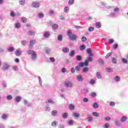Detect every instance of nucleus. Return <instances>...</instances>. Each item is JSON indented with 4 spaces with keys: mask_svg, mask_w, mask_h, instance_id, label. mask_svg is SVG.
I'll return each instance as SVG.
<instances>
[{
    "mask_svg": "<svg viewBox=\"0 0 128 128\" xmlns=\"http://www.w3.org/2000/svg\"><path fill=\"white\" fill-rule=\"evenodd\" d=\"M64 84L66 88H72V83L70 80L66 81Z\"/></svg>",
    "mask_w": 128,
    "mask_h": 128,
    "instance_id": "nucleus-6",
    "label": "nucleus"
},
{
    "mask_svg": "<svg viewBox=\"0 0 128 128\" xmlns=\"http://www.w3.org/2000/svg\"><path fill=\"white\" fill-rule=\"evenodd\" d=\"M87 120H88V122H92V117H88L87 118Z\"/></svg>",
    "mask_w": 128,
    "mask_h": 128,
    "instance_id": "nucleus-58",
    "label": "nucleus"
},
{
    "mask_svg": "<svg viewBox=\"0 0 128 128\" xmlns=\"http://www.w3.org/2000/svg\"><path fill=\"white\" fill-rule=\"evenodd\" d=\"M88 102V99L86 98H84L83 99V102Z\"/></svg>",
    "mask_w": 128,
    "mask_h": 128,
    "instance_id": "nucleus-64",
    "label": "nucleus"
},
{
    "mask_svg": "<svg viewBox=\"0 0 128 128\" xmlns=\"http://www.w3.org/2000/svg\"><path fill=\"white\" fill-rule=\"evenodd\" d=\"M80 50H86V45H81L80 47Z\"/></svg>",
    "mask_w": 128,
    "mask_h": 128,
    "instance_id": "nucleus-34",
    "label": "nucleus"
},
{
    "mask_svg": "<svg viewBox=\"0 0 128 128\" xmlns=\"http://www.w3.org/2000/svg\"><path fill=\"white\" fill-rule=\"evenodd\" d=\"M28 34L29 36H34L36 34V33L34 32V31H32V30H30L28 32Z\"/></svg>",
    "mask_w": 128,
    "mask_h": 128,
    "instance_id": "nucleus-31",
    "label": "nucleus"
},
{
    "mask_svg": "<svg viewBox=\"0 0 128 128\" xmlns=\"http://www.w3.org/2000/svg\"><path fill=\"white\" fill-rule=\"evenodd\" d=\"M48 104H54V102L52 100H48ZM47 102H46V104H48Z\"/></svg>",
    "mask_w": 128,
    "mask_h": 128,
    "instance_id": "nucleus-46",
    "label": "nucleus"
},
{
    "mask_svg": "<svg viewBox=\"0 0 128 128\" xmlns=\"http://www.w3.org/2000/svg\"><path fill=\"white\" fill-rule=\"evenodd\" d=\"M26 18L23 17L21 18V21L22 22H26Z\"/></svg>",
    "mask_w": 128,
    "mask_h": 128,
    "instance_id": "nucleus-54",
    "label": "nucleus"
},
{
    "mask_svg": "<svg viewBox=\"0 0 128 128\" xmlns=\"http://www.w3.org/2000/svg\"><path fill=\"white\" fill-rule=\"evenodd\" d=\"M61 72H62V74H64L65 72H66V68H62L61 70Z\"/></svg>",
    "mask_w": 128,
    "mask_h": 128,
    "instance_id": "nucleus-59",
    "label": "nucleus"
},
{
    "mask_svg": "<svg viewBox=\"0 0 128 128\" xmlns=\"http://www.w3.org/2000/svg\"><path fill=\"white\" fill-rule=\"evenodd\" d=\"M115 124L116 126H120V121L118 120H116Z\"/></svg>",
    "mask_w": 128,
    "mask_h": 128,
    "instance_id": "nucleus-27",
    "label": "nucleus"
},
{
    "mask_svg": "<svg viewBox=\"0 0 128 128\" xmlns=\"http://www.w3.org/2000/svg\"><path fill=\"white\" fill-rule=\"evenodd\" d=\"M19 4L21 6H24V4H26V0H20L19 1Z\"/></svg>",
    "mask_w": 128,
    "mask_h": 128,
    "instance_id": "nucleus-40",
    "label": "nucleus"
},
{
    "mask_svg": "<svg viewBox=\"0 0 128 128\" xmlns=\"http://www.w3.org/2000/svg\"><path fill=\"white\" fill-rule=\"evenodd\" d=\"M98 62L100 64H102V66H104V60H102V58H99Z\"/></svg>",
    "mask_w": 128,
    "mask_h": 128,
    "instance_id": "nucleus-35",
    "label": "nucleus"
},
{
    "mask_svg": "<svg viewBox=\"0 0 128 128\" xmlns=\"http://www.w3.org/2000/svg\"><path fill=\"white\" fill-rule=\"evenodd\" d=\"M38 16L39 18H44V14L42 12H40L38 14Z\"/></svg>",
    "mask_w": 128,
    "mask_h": 128,
    "instance_id": "nucleus-45",
    "label": "nucleus"
},
{
    "mask_svg": "<svg viewBox=\"0 0 128 128\" xmlns=\"http://www.w3.org/2000/svg\"><path fill=\"white\" fill-rule=\"evenodd\" d=\"M74 4V0H69L68 2V6H72Z\"/></svg>",
    "mask_w": 128,
    "mask_h": 128,
    "instance_id": "nucleus-37",
    "label": "nucleus"
},
{
    "mask_svg": "<svg viewBox=\"0 0 128 128\" xmlns=\"http://www.w3.org/2000/svg\"><path fill=\"white\" fill-rule=\"evenodd\" d=\"M32 6L35 8H38L40 6V3L38 2L35 1L32 2Z\"/></svg>",
    "mask_w": 128,
    "mask_h": 128,
    "instance_id": "nucleus-4",
    "label": "nucleus"
},
{
    "mask_svg": "<svg viewBox=\"0 0 128 128\" xmlns=\"http://www.w3.org/2000/svg\"><path fill=\"white\" fill-rule=\"evenodd\" d=\"M24 104L25 106H32V103L28 102V100H24Z\"/></svg>",
    "mask_w": 128,
    "mask_h": 128,
    "instance_id": "nucleus-11",
    "label": "nucleus"
},
{
    "mask_svg": "<svg viewBox=\"0 0 128 128\" xmlns=\"http://www.w3.org/2000/svg\"><path fill=\"white\" fill-rule=\"evenodd\" d=\"M113 48L114 50H116L118 48V44H114Z\"/></svg>",
    "mask_w": 128,
    "mask_h": 128,
    "instance_id": "nucleus-56",
    "label": "nucleus"
},
{
    "mask_svg": "<svg viewBox=\"0 0 128 128\" xmlns=\"http://www.w3.org/2000/svg\"><path fill=\"white\" fill-rule=\"evenodd\" d=\"M110 106H116V103L114 102H110Z\"/></svg>",
    "mask_w": 128,
    "mask_h": 128,
    "instance_id": "nucleus-57",
    "label": "nucleus"
},
{
    "mask_svg": "<svg viewBox=\"0 0 128 128\" xmlns=\"http://www.w3.org/2000/svg\"><path fill=\"white\" fill-rule=\"evenodd\" d=\"M106 72H112L114 70H112V68H111L110 67H107L106 68Z\"/></svg>",
    "mask_w": 128,
    "mask_h": 128,
    "instance_id": "nucleus-16",
    "label": "nucleus"
},
{
    "mask_svg": "<svg viewBox=\"0 0 128 128\" xmlns=\"http://www.w3.org/2000/svg\"><path fill=\"white\" fill-rule=\"evenodd\" d=\"M43 36L44 38H48V36H50V32H44Z\"/></svg>",
    "mask_w": 128,
    "mask_h": 128,
    "instance_id": "nucleus-12",
    "label": "nucleus"
},
{
    "mask_svg": "<svg viewBox=\"0 0 128 128\" xmlns=\"http://www.w3.org/2000/svg\"><path fill=\"white\" fill-rule=\"evenodd\" d=\"M68 108L69 110H74V104H70L68 106Z\"/></svg>",
    "mask_w": 128,
    "mask_h": 128,
    "instance_id": "nucleus-23",
    "label": "nucleus"
},
{
    "mask_svg": "<svg viewBox=\"0 0 128 128\" xmlns=\"http://www.w3.org/2000/svg\"><path fill=\"white\" fill-rule=\"evenodd\" d=\"M96 76L98 78H99V79L102 78V75H100V72H97L96 73Z\"/></svg>",
    "mask_w": 128,
    "mask_h": 128,
    "instance_id": "nucleus-42",
    "label": "nucleus"
},
{
    "mask_svg": "<svg viewBox=\"0 0 128 128\" xmlns=\"http://www.w3.org/2000/svg\"><path fill=\"white\" fill-rule=\"evenodd\" d=\"M70 10V7L68 6H66L64 8V12H66V14H68V12Z\"/></svg>",
    "mask_w": 128,
    "mask_h": 128,
    "instance_id": "nucleus-36",
    "label": "nucleus"
},
{
    "mask_svg": "<svg viewBox=\"0 0 128 128\" xmlns=\"http://www.w3.org/2000/svg\"><path fill=\"white\" fill-rule=\"evenodd\" d=\"M52 28L54 30H58V25L56 24H52Z\"/></svg>",
    "mask_w": 128,
    "mask_h": 128,
    "instance_id": "nucleus-14",
    "label": "nucleus"
},
{
    "mask_svg": "<svg viewBox=\"0 0 128 128\" xmlns=\"http://www.w3.org/2000/svg\"><path fill=\"white\" fill-rule=\"evenodd\" d=\"M90 84L94 86V84H96V81H94V79H91L90 81Z\"/></svg>",
    "mask_w": 128,
    "mask_h": 128,
    "instance_id": "nucleus-48",
    "label": "nucleus"
},
{
    "mask_svg": "<svg viewBox=\"0 0 128 128\" xmlns=\"http://www.w3.org/2000/svg\"><path fill=\"white\" fill-rule=\"evenodd\" d=\"M62 116L63 118H66L68 116V114L66 112H64L62 114Z\"/></svg>",
    "mask_w": 128,
    "mask_h": 128,
    "instance_id": "nucleus-47",
    "label": "nucleus"
},
{
    "mask_svg": "<svg viewBox=\"0 0 128 128\" xmlns=\"http://www.w3.org/2000/svg\"><path fill=\"white\" fill-rule=\"evenodd\" d=\"M81 40H82V42H86L88 39L86 38V36H83L82 37Z\"/></svg>",
    "mask_w": 128,
    "mask_h": 128,
    "instance_id": "nucleus-39",
    "label": "nucleus"
},
{
    "mask_svg": "<svg viewBox=\"0 0 128 128\" xmlns=\"http://www.w3.org/2000/svg\"><path fill=\"white\" fill-rule=\"evenodd\" d=\"M52 116H58V111L56 110H54L52 112Z\"/></svg>",
    "mask_w": 128,
    "mask_h": 128,
    "instance_id": "nucleus-20",
    "label": "nucleus"
},
{
    "mask_svg": "<svg viewBox=\"0 0 128 128\" xmlns=\"http://www.w3.org/2000/svg\"><path fill=\"white\" fill-rule=\"evenodd\" d=\"M36 41L34 40H30V45L28 46V48L29 50H32V48H34V46L36 44Z\"/></svg>",
    "mask_w": 128,
    "mask_h": 128,
    "instance_id": "nucleus-5",
    "label": "nucleus"
},
{
    "mask_svg": "<svg viewBox=\"0 0 128 128\" xmlns=\"http://www.w3.org/2000/svg\"><path fill=\"white\" fill-rule=\"evenodd\" d=\"M13 70H14L15 72H18V66H15L13 67Z\"/></svg>",
    "mask_w": 128,
    "mask_h": 128,
    "instance_id": "nucleus-53",
    "label": "nucleus"
},
{
    "mask_svg": "<svg viewBox=\"0 0 128 128\" xmlns=\"http://www.w3.org/2000/svg\"><path fill=\"white\" fill-rule=\"evenodd\" d=\"M73 116H74L75 120H78L80 118V114L78 112H74L73 114Z\"/></svg>",
    "mask_w": 128,
    "mask_h": 128,
    "instance_id": "nucleus-13",
    "label": "nucleus"
},
{
    "mask_svg": "<svg viewBox=\"0 0 128 128\" xmlns=\"http://www.w3.org/2000/svg\"><path fill=\"white\" fill-rule=\"evenodd\" d=\"M1 118H2V120H6V118H8V115L6 114H4L2 115V116H1Z\"/></svg>",
    "mask_w": 128,
    "mask_h": 128,
    "instance_id": "nucleus-25",
    "label": "nucleus"
},
{
    "mask_svg": "<svg viewBox=\"0 0 128 128\" xmlns=\"http://www.w3.org/2000/svg\"><path fill=\"white\" fill-rule=\"evenodd\" d=\"M94 27H89L88 28V32H94Z\"/></svg>",
    "mask_w": 128,
    "mask_h": 128,
    "instance_id": "nucleus-55",
    "label": "nucleus"
},
{
    "mask_svg": "<svg viewBox=\"0 0 128 128\" xmlns=\"http://www.w3.org/2000/svg\"><path fill=\"white\" fill-rule=\"evenodd\" d=\"M58 42H62V35L59 34L58 36Z\"/></svg>",
    "mask_w": 128,
    "mask_h": 128,
    "instance_id": "nucleus-29",
    "label": "nucleus"
},
{
    "mask_svg": "<svg viewBox=\"0 0 128 128\" xmlns=\"http://www.w3.org/2000/svg\"><path fill=\"white\" fill-rule=\"evenodd\" d=\"M21 44L22 46H26V44H27V42L26 41V40H23L21 42Z\"/></svg>",
    "mask_w": 128,
    "mask_h": 128,
    "instance_id": "nucleus-61",
    "label": "nucleus"
},
{
    "mask_svg": "<svg viewBox=\"0 0 128 128\" xmlns=\"http://www.w3.org/2000/svg\"><path fill=\"white\" fill-rule=\"evenodd\" d=\"M10 68V65L8 62H4L3 63V66H2V70H8Z\"/></svg>",
    "mask_w": 128,
    "mask_h": 128,
    "instance_id": "nucleus-3",
    "label": "nucleus"
},
{
    "mask_svg": "<svg viewBox=\"0 0 128 128\" xmlns=\"http://www.w3.org/2000/svg\"><path fill=\"white\" fill-rule=\"evenodd\" d=\"M10 16H12V18H14V16H16V14L14 11H12L10 13Z\"/></svg>",
    "mask_w": 128,
    "mask_h": 128,
    "instance_id": "nucleus-52",
    "label": "nucleus"
},
{
    "mask_svg": "<svg viewBox=\"0 0 128 128\" xmlns=\"http://www.w3.org/2000/svg\"><path fill=\"white\" fill-rule=\"evenodd\" d=\"M80 68H82V67L80 66V64H78V66H77L75 67V70L78 72V70H80Z\"/></svg>",
    "mask_w": 128,
    "mask_h": 128,
    "instance_id": "nucleus-49",
    "label": "nucleus"
},
{
    "mask_svg": "<svg viewBox=\"0 0 128 128\" xmlns=\"http://www.w3.org/2000/svg\"><path fill=\"white\" fill-rule=\"evenodd\" d=\"M66 34L68 36L70 40H76L78 38V37L76 36V35L74 34H72V32L70 30H68L66 32Z\"/></svg>",
    "mask_w": 128,
    "mask_h": 128,
    "instance_id": "nucleus-2",
    "label": "nucleus"
},
{
    "mask_svg": "<svg viewBox=\"0 0 128 128\" xmlns=\"http://www.w3.org/2000/svg\"><path fill=\"white\" fill-rule=\"evenodd\" d=\"M15 54L16 56H20L22 54V52H20L18 50H16V52H15Z\"/></svg>",
    "mask_w": 128,
    "mask_h": 128,
    "instance_id": "nucleus-26",
    "label": "nucleus"
},
{
    "mask_svg": "<svg viewBox=\"0 0 128 128\" xmlns=\"http://www.w3.org/2000/svg\"><path fill=\"white\" fill-rule=\"evenodd\" d=\"M126 120H128V118L126 116H123L120 120V122H126Z\"/></svg>",
    "mask_w": 128,
    "mask_h": 128,
    "instance_id": "nucleus-22",
    "label": "nucleus"
},
{
    "mask_svg": "<svg viewBox=\"0 0 128 128\" xmlns=\"http://www.w3.org/2000/svg\"><path fill=\"white\" fill-rule=\"evenodd\" d=\"M94 108H98V104L97 102H94L92 104Z\"/></svg>",
    "mask_w": 128,
    "mask_h": 128,
    "instance_id": "nucleus-33",
    "label": "nucleus"
},
{
    "mask_svg": "<svg viewBox=\"0 0 128 128\" xmlns=\"http://www.w3.org/2000/svg\"><path fill=\"white\" fill-rule=\"evenodd\" d=\"M58 121H54L52 122V126H56V125L58 124Z\"/></svg>",
    "mask_w": 128,
    "mask_h": 128,
    "instance_id": "nucleus-38",
    "label": "nucleus"
},
{
    "mask_svg": "<svg viewBox=\"0 0 128 128\" xmlns=\"http://www.w3.org/2000/svg\"><path fill=\"white\" fill-rule=\"evenodd\" d=\"M14 100L16 102H20L22 100V96H16L14 98Z\"/></svg>",
    "mask_w": 128,
    "mask_h": 128,
    "instance_id": "nucleus-10",
    "label": "nucleus"
},
{
    "mask_svg": "<svg viewBox=\"0 0 128 128\" xmlns=\"http://www.w3.org/2000/svg\"><path fill=\"white\" fill-rule=\"evenodd\" d=\"M76 60L78 62H80L82 60V57L80 55H77L76 56Z\"/></svg>",
    "mask_w": 128,
    "mask_h": 128,
    "instance_id": "nucleus-19",
    "label": "nucleus"
},
{
    "mask_svg": "<svg viewBox=\"0 0 128 128\" xmlns=\"http://www.w3.org/2000/svg\"><path fill=\"white\" fill-rule=\"evenodd\" d=\"M2 85L4 88H6V86H8V84H6V82H2Z\"/></svg>",
    "mask_w": 128,
    "mask_h": 128,
    "instance_id": "nucleus-50",
    "label": "nucleus"
},
{
    "mask_svg": "<svg viewBox=\"0 0 128 128\" xmlns=\"http://www.w3.org/2000/svg\"><path fill=\"white\" fill-rule=\"evenodd\" d=\"M62 52L65 54H68L70 52V49L68 48H64L62 49Z\"/></svg>",
    "mask_w": 128,
    "mask_h": 128,
    "instance_id": "nucleus-17",
    "label": "nucleus"
},
{
    "mask_svg": "<svg viewBox=\"0 0 128 128\" xmlns=\"http://www.w3.org/2000/svg\"><path fill=\"white\" fill-rule=\"evenodd\" d=\"M96 27L97 28H102V24L100 22H96Z\"/></svg>",
    "mask_w": 128,
    "mask_h": 128,
    "instance_id": "nucleus-15",
    "label": "nucleus"
},
{
    "mask_svg": "<svg viewBox=\"0 0 128 128\" xmlns=\"http://www.w3.org/2000/svg\"><path fill=\"white\" fill-rule=\"evenodd\" d=\"M46 112H50V105H46L45 107Z\"/></svg>",
    "mask_w": 128,
    "mask_h": 128,
    "instance_id": "nucleus-43",
    "label": "nucleus"
},
{
    "mask_svg": "<svg viewBox=\"0 0 128 128\" xmlns=\"http://www.w3.org/2000/svg\"><path fill=\"white\" fill-rule=\"evenodd\" d=\"M82 72H84V73L88 72V68L87 66H86V67L84 68L82 70Z\"/></svg>",
    "mask_w": 128,
    "mask_h": 128,
    "instance_id": "nucleus-30",
    "label": "nucleus"
},
{
    "mask_svg": "<svg viewBox=\"0 0 128 128\" xmlns=\"http://www.w3.org/2000/svg\"><path fill=\"white\" fill-rule=\"evenodd\" d=\"M92 116H96V118H98V116H100V113L96 112H92Z\"/></svg>",
    "mask_w": 128,
    "mask_h": 128,
    "instance_id": "nucleus-18",
    "label": "nucleus"
},
{
    "mask_svg": "<svg viewBox=\"0 0 128 128\" xmlns=\"http://www.w3.org/2000/svg\"><path fill=\"white\" fill-rule=\"evenodd\" d=\"M92 52V49H90V48H88L86 50V52H87V54H88L90 56H94Z\"/></svg>",
    "mask_w": 128,
    "mask_h": 128,
    "instance_id": "nucleus-9",
    "label": "nucleus"
},
{
    "mask_svg": "<svg viewBox=\"0 0 128 128\" xmlns=\"http://www.w3.org/2000/svg\"><path fill=\"white\" fill-rule=\"evenodd\" d=\"M34 52H35L32 50H28L27 51L28 54L29 56L30 54L32 55V54H34Z\"/></svg>",
    "mask_w": 128,
    "mask_h": 128,
    "instance_id": "nucleus-41",
    "label": "nucleus"
},
{
    "mask_svg": "<svg viewBox=\"0 0 128 128\" xmlns=\"http://www.w3.org/2000/svg\"><path fill=\"white\" fill-rule=\"evenodd\" d=\"M14 48L12 46L9 47L8 48V52H14Z\"/></svg>",
    "mask_w": 128,
    "mask_h": 128,
    "instance_id": "nucleus-24",
    "label": "nucleus"
},
{
    "mask_svg": "<svg viewBox=\"0 0 128 128\" xmlns=\"http://www.w3.org/2000/svg\"><path fill=\"white\" fill-rule=\"evenodd\" d=\"M114 80L115 82H118L120 80V78L118 76H116L114 78Z\"/></svg>",
    "mask_w": 128,
    "mask_h": 128,
    "instance_id": "nucleus-28",
    "label": "nucleus"
},
{
    "mask_svg": "<svg viewBox=\"0 0 128 128\" xmlns=\"http://www.w3.org/2000/svg\"><path fill=\"white\" fill-rule=\"evenodd\" d=\"M122 62H124V64H128V60H126V58H122Z\"/></svg>",
    "mask_w": 128,
    "mask_h": 128,
    "instance_id": "nucleus-60",
    "label": "nucleus"
},
{
    "mask_svg": "<svg viewBox=\"0 0 128 128\" xmlns=\"http://www.w3.org/2000/svg\"><path fill=\"white\" fill-rule=\"evenodd\" d=\"M68 126H72L74 124V121L72 120H70L68 122Z\"/></svg>",
    "mask_w": 128,
    "mask_h": 128,
    "instance_id": "nucleus-51",
    "label": "nucleus"
},
{
    "mask_svg": "<svg viewBox=\"0 0 128 128\" xmlns=\"http://www.w3.org/2000/svg\"><path fill=\"white\" fill-rule=\"evenodd\" d=\"M104 128H110V123H106L104 124Z\"/></svg>",
    "mask_w": 128,
    "mask_h": 128,
    "instance_id": "nucleus-63",
    "label": "nucleus"
},
{
    "mask_svg": "<svg viewBox=\"0 0 128 128\" xmlns=\"http://www.w3.org/2000/svg\"><path fill=\"white\" fill-rule=\"evenodd\" d=\"M14 26L16 28H20V24L17 22L14 24Z\"/></svg>",
    "mask_w": 128,
    "mask_h": 128,
    "instance_id": "nucleus-44",
    "label": "nucleus"
},
{
    "mask_svg": "<svg viewBox=\"0 0 128 128\" xmlns=\"http://www.w3.org/2000/svg\"><path fill=\"white\" fill-rule=\"evenodd\" d=\"M92 62V56H90L84 60V62H80L79 63V66L81 68H84V66H88V62Z\"/></svg>",
    "mask_w": 128,
    "mask_h": 128,
    "instance_id": "nucleus-1",
    "label": "nucleus"
},
{
    "mask_svg": "<svg viewBox=\"0 0 128 128\" xmlns=\"http://www.w3.org/2000/svg\"><path fill=\"white\" fill-rule=\"evenodd\" d=\"M76 80L78 82H82L84 81V78L82 77V75H78L76 76Z\"/></svg>",
    "mask_w": 128,
    "mask_h": 128,
    "instance_id": "nucleus-7",
    "label": "nucleus"
},
{
    "mask_svg": "<svg viewBox=\"0 0 128 128\" xmlns=\"http://www.w3.org/2000/svg\"><path fill=\"white\" fill-rule=\"evenodd\" d=\"M31 58L33 62H36V52H33V53L32 54Z\"/></svg>",
    "mask_w": 128,
    "mask_h": 128,
    "instance_id": "nucleus-8",
    "label": "nucleus"
},
{
    "mask_svg": "<svg viewBox=\"0 0 128 128\" xmlns=\"http://www.w3.org/2000/svg\"><path fill=\"white\" fill-rule=\"evenodd\" d=\"M7 100H12V96L10 94H9L6 96Z\"/></svg>",
    "mask_w": 128,
    "mask_h": 128,
    "instance_id": "nucleus-32",
    "label": "nucleus"
},
{
    "mask_svg": "<svg viewBox=\"0 0 128 128\" xmlns=\"http://www.w3.org/2000/svg\"><path fill=\"white\" fill-rule=\"evenodd\" d=\"M50 60L52 62H56V59L54 57L50 58Z\"/></svg>",
    "mask_w": 128,
    "mask_h": 128,
    "instance_id": "nucleus-62",
    "label": "nucleus"
},
{
    "mask_svg": "<svg viewBox=\"0 0 128 128\" xmlns=\"http://www.w3.org/2000/svg\"><path fill=\"white\" fill-rule=\"evenodd\" d=\"M74 54H76V51L74 50H71L69 54L70 56H74Z\"/></svg>",
    "mask_w": 128,
    "mask_h": 128,
    "instance_id": "nucleus-21",
    "label": "nucleus"
}]
</instances>
